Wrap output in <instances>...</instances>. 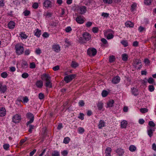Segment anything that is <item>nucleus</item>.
Instances as JSON below:
<instances>
[{"mask_svg": "<svg viewBox=\"0 0 156 156\" xmlns=\"http://www.w3.org/2000/svg\"><path fill=\"white\" fill-rule=\"evenodd\" d=\"M42 80H44L46 81L45 84L46 87L50 88L52 87L51 77L48 74H43L42 75Z\"/></svg>", "mask_w": 156, "mask_h": 156, "instance_id": "1", "label": "nucleus"}, {"mask_svg": "<svg viewBox=\"0 0 156 156\" xmlns=\"http://www.w3.org/2000/svg\"><path fill=\"white\" fill-rule=\"evenodd\" d=\"M82 36L83 37H80L79 39V42L81 43H85L91 38V35L87 32H84Z\"/></svg>", "mask_w": 156, "mask_h": 156, "instance_id": "2", "label": "nucleus"}, {"mask_svg": "<svg viewBox=\"0 0 156 156\" xmlns=\"http://www.w3.org/2000/svg\"><path fill=\"white\" fill-rule=\"evenodd\" d=\"M16 52V54L18 55H20L23 53L24 51V48L19 44H16L15 46Z\"/></svg>", "mask_w": 156, "mask_h": 156, "instance_id": "3", "label": "nucleus"}, {"mask_svg": "<svg viewBox=\"0 0 156 156\" xmlns=\"http://www.w3.org/2000/svg\"><path fill=\"white\" fill-rule=\"evenodd\" d=\"M27 118L30 119V120L27 122L26 123L27 126H28V125L32 123L34 119V116L33 114L30 112L27 113L26 115Z\"/></svg>", "mask_w": 156, "mask_h": 156, "instance_id": "4", "label": "nucleus"}, {"mask_svg": "<svg viewBox=\"0 0 156 156\" xmlns=\"http://www.w3.org/2000/svg\"><path fill=\"white\" fill-rule=\"evenodd\" d=\"M97 53L96 49L93 48H90L87 50V53L90 56H94Z\"/></svg>", "mask_w": 156, "mask_h": 156, "instance_id": "5", "label": "nucleus"}, {"mask_svg": "<svg viewBox=\"0 0 156 156\" xmlns=\"http://www.w3.org/2000/svg\"><path fill=\"white\" fill-rule=\"evenodd\" d=\"M21 119V115L18 114H16L12 117V122L15 123H19Z\"/></svg>", "mask_w": 156, "mask_h": 156, "instance_id": "6", "label": "nucleus"}, {"mask_svg": "<svg viewBox=\"0 0 156 156\" xmlns=\"http://www.w3.org/2000/svg\"><path fill=\"white\" fill-rule=\"evenodd\" d=\"M76 76V75L74 74L70 75L65 76L64 78V80L66 83H68L74 79Z\"/></svg>", "mask_w": 156, "mask_h": 156, "instance_id": "7", "label": "nucleus"}, {"mask_svg": "<svg viewBox=\"0 0 156 156\" xmlns=\"http://www.w3.org/2000/svg\"><path fill=\"white\" fill-rule=\"evenodd\" d=\"M77 10L78 12L80 14H84L87 11V8L85 6H78Z\"/></svg>", "mask_w": 156, "mask_h": 156, "instance_id": "8", "label": "nucleus"}, {"mask_svg": "<svg viewBox=\"0 0 156 156\" xmlns=\"http://www.w3.org/2000/svg\"><path fill=\"white\" fill-rule=\"evenodd\" d=\"M7 90V87L5 85H2V83L0 82V91L2 93H5Z\"/></svg>", "mask_w": 156, "mask_h": 156, "instance_id": "9", "label": "nucleus"}, {"mask_svg": "<svg viewBox=\"0 0 156 156\" xmlns=\"http://www.w3.org/2000/svg\"><path fill=\"white\" fill-rule=\"evenodd\" d=\"M120 80V77L119 76H117L112 79V82L114 84H116L119 82Z\"/></svg>", "mask_w": 156, "mask_h": 156, "instance_id": "10", "label": "nucleus"}, {"mask_svg": "<svg viewBox=\"0 0 156 156\" xmlns=\"http://www.w3.org/2000/svg\"><path fill=\"white\" fill-rule=\"evenodd\" d=\"M43 5L46 8L51 7V2L49 0H46L43 3Z\"/></svg>", "mask_w": 156, "mask_h": 156, "instance_id": "11", "label": "nucleus"}, {"mask_svg": "<svg viewBox=\"0 0 156 156\" xmlns=\"http://www.w3.org/2000/svg\"><path fill=\"white\" fill-rule=\"evenodd\" d=\"M15 26V23L13 21H10L8 24V28L10 29H13Z\"/></svg>", "mask_w": 156, "mask_h": 156, "instance_id": "12", "label": "nucleus"}, {"mask_svg": "<svg viewBox=\"0 0 156 156\" xmlns=\"http://www.w3.org/2000/svg\"><path fill=\"white\" fill-rule=\"evenodd\" d=\"M116 152L119 155V156H122L124 153V150L121 148H119L117 149L116 151Z\"/></svg>", "mask_w": 156, "mask_h": 156, "instance_id": "13", "label": "nucleus"}, {"mask_svg": "<svg viewBox=\"0 0 156 156\" xmlns=\"http://www.w3.org/2000/svg\"><path fill=\"white\" fill-rule=\"evenodd\" d=\"M52 49L55 51L58 52L60 50V47L58 44H54L52 46Z\"/></svg>", "mask_w": 156, "mask_h": 156, "instance_id": "14", "label": "nucleus"}, {"mask_svg": "<svg viewBox=\"0 0 156 156\" xmlns=\"http://www.w3.org/2000/svg\"><path fill=\"white\" fill-rule=\"evenodd\" d=\"M112 149L111 147H107L105 151V153L106 154L105 156H111V152L112 151Z\"/></svg>", "mask_w": 156, "mask_h": 156, "instance_id": "15", "label": "nucleus"}, {"mask_svg": "<svg viewBox=\"0 0 156 156\" xmlns=\"http://www.w3.org/2000/svg\"><path fill=\"white\" fill-rule=\"evenodd\" d=\"M6 110L4 108L2 107L0 109V116L3 117L6 115Z\"/></svg>", "mask_w": 156, "mask_h": 156, "instance_id": "16", "label": "nucleus"}, {"mask_svg": "<svg viewBox=\"0 0 156 156\" xmlns=\"http://www.w3.org/2000/svg\"><path fill=\"white\" fill-rule=\"evenodd\" d=\"M76 20L78 23L80 24H82L84 22V20L80 16H78L76 18Z\"/></svg>", "mask_w": 156, "mask_h": 156, "instance_id": "17", "label": "nucleus"}, {"mask_svg": "<svg viewBox=\"0 0 156 156\" xmlns=\"http://www.w3.org/2000/svg\"><path fill=\"white\" fill-rule=\"evenodd\" d=\"M34 35L38 37H39L41 34V31L37 28L34 31Z\"/></svg>", "mask_w": 156, "mask_h": 156, "instance_id": "18", "label": "nucleus"}, {"mask_svg": "<svg viewBox=\"0 0 156 156\" xmlns=\"http://www.w3.org/2000/svg\"><path fill=\"white\" fill-rule=\"evenodd\" d=\"M114 103V101L113 100L109 101L107 104L106 108L112 107L113 106V104Z\"/></svg>", "mask_w": 156, "mask_h": 156, "instance_id": "19", "label": "nucleus"}, {"mask_svg": "<svg viewBox=\"0 0 156 156\" xmlns=\"http://www.w3.org/2000/svg\"><path fill=\"white\" fill-rule=\"evenodd\" d=\"M131 90L133 94L135 96H136L138 94L137 89L136 88L133 87L131 88Z\"/></svg>", "mask_w": 156, "mask_h": 156, "instance_id": "20", "label": "nucleus"}, {"mask_svg": "<svg viewBox=\"0 0 156 156\" xmlns=\"http://www.w3.org/2000/svg\"><path fill=\"white\" fill-rule=\"evenodd\" d=\"M105 126V122L103 120H100L99 124L98 125V127L99 129H101Z\"/></svg>", "mask_w": 156, "mask_h": 156, "instance_id": "21", "label": "nucleus"}, {"mask_svg": "<svg viewBox=\"0 0 156 156\" xmlns=\"http://www.w3.org/2000/svg\"><path fill=\"white\" fill-rule=\"evenodd\" d=\"M127 124V122L125 120H123L121 122V127L122 128H125L126 127Z\"/></svg>", "mask_w": 156, "mask_h": 156, "instance_id": "22", "label": "nucleus"}, {"mask_svg": "<svg viewBox=\"0 0 156 156\" xmlns=\"http://www.w3.org/2000/svg\"><path fill=\"white\" fill-rule=\"evenodd\" d=\"M36 85L38 87L41 88L43 86V82L41 80H38L36 83Z\"/></svg>", "mask_w": 156, "mask_h": 156, "instance_id": "23", "label": "nucleus"}, {"mask_svg": "<svg viewBox=\"0 0 156 156\" xmlns=\"http://www.w3.org/2000/svg\"><path fill=\"white\" fill-rule=\"evenodd\" d=\"M125 25L127 27H133V24L130 21H128L126 22Z\"/></svg>", "mask_w": 156, "mask_h": 156, "instance_id": "24", "label": "nucleus"}, {"mask_svg": "<svg viewBox=\"0 0 156 156\" xmlns=\"http://www.w3.org/2000/svg\"><path fill=\"white\" fill-rule=\"evenodd\" d=\"M29 128L28 129V132L31 133L32 131V129H34L35 128V126L34 125L29 124L28 125Z\"/></svg>", "mask_w": 156, "mask_h": 156, "instance_id": "25", "label": "nucleus"}, {"mask_svg": "<svg viewBox=\"0 0 156 156\" xmlns=\"http://www.w3.org/2000/svg\"><path fill=\"white\" fill-rule=\"evenodd\" d=\"M23 39H26L27 38L28 36L25 34V32H21L20 34V36Z\"/></svg>", "mask_w": 156, "mask_h": 156, "instance_id": "26", "label": "nucleus"}, {"mask_svg": "<svg viewBox=\"0 0 156 156\" xmlns=\"http://www.w3.org/2000/svg\"><path fill=\"white\" fill-rule=\"evenodd\" d=\"M78 64L77 63L74 61L72 62L71 66L73 68H76L78 66Z\"/></svg>", "mask_w": 156, "mask_h": 156, "instance_id": "27", "label": "nucleus"}, {"mask_svg": "<svg viewBox=\"0 0 156 156\" xmlns=\"http://www.w3.org/2000/svg\"><path fill=\"white\" fill-rule=\"evenodd\" d=\"M154 131V130H152L151 129H150L147 130L148 135L150 137L153 136V131Z\"/></svg>", "mask_w": 156, "mask_h": 156, "instance_id": "28", "label": "nucleus"}, {"mask_svg": "<svg viewBox=\"0 0 156 156\" xmlns=\"http://www.w3.org/2000/svg\"><path fill=\"white\" fill-rule=\"evenodd\" d=\"M28 65L27 62L23 60L22 61V66L23 68H27Z\"/></svg>", "mask_w": 156, "mask_h": 156, "instance_id": "29", "label": "nucleus"}, {"mask_svg": "<svg viewBox=\"0 0 156 156\" xmlns=\"http://www.w3.org/2000/svg\"><path fill=\"white\" fill-rule=\"evenodd\" d=\"M52 156H60L59 152L57 151H54L51 154Z\"/></svg>", "mask_w": 156, "mask_h": 156, "instance_id": "30", "label": "nucleus"}, {"mask_svg": "<svg viewBox=\"0 0 156 156\" xmlns=\"http://www.w3.org/2000/svg\"><path fill=\"white\" fill-rule=\"evenodd\" d=\"M97 107L99 110H101L103 107V103L101 102H98L97 104Z\"/></svg>", "mask_w": 156, "mask_h": 156, "instance_id": "31", "label": "nucleus"}, {"mask_svg": "<svg viewBox=\"0 0 156 156\" xmlns=\"http://www.w3.org/2000/svg\"><path fill=\"white\" fill-rule=\"evenodd\" d=\"M129 150L131 151H134L136 150V147L134 145H130L129 147Z\"/></svg>", "mask_w": 156, "mask_h": 156, "instance_id": "32", "label": "nucleus"}, {"mask_svg": "<svg viewBox=\"0 0 156 156\" xmlns=\"http://www.w3.org/2000/svg\"><path fill=\"white\" fill-rule=\"evenodd\" d=\"M70 140V139L68 137L64 138L63 140V143L65 144H68Z\"/></svg>", "mask_w": 156, "mask_h": 156, "instance_id": "33", "label": "nucleus"}, {"mask_svg": "<svg viewBox=\"0 0 156 156\" xmlns=\"http://www.w3.org/2000/svg\"><path fill=\"white\" fill-rule=\"evenodd\" d=\"M128 55L126 54L122 55V59L124 61H126L128 59Z\"/></svg>", "mask_w": 156, "mask_h": 156, "instance_id": "34", "label": "nucleus"}, {"mask_svg": "<svg viewBox=\"0 0 156 156\" xmlns=\"http://www.w3.org/2000/svg\"><path fill=\"white\" fill-rule=\"evenodd\" d=\"M115 59V56L113 55H111L109 57V62L112 63L114 61Z\"/></svg>", "mask_w": 156, "mask_h": 156, "instance_id": "35", "label": "nucleus"}, {"mask_svg": "<svg viewBox=\"0 0 156 156\" xmlns=\"http://www.w3.org/2000/svg\"><path fill=\"white\" fill-rule=\"evenodd\" d=\"M30 11L28 10H26L23 12V14L25 16H28L30 14Z\"/></svg>", "mask_w": 156, "mask_h": 156, "instance_id": "36", "label": "nucleus"}, {"mask_svg": "<svg viewBox=\"0 0 156 156\" xmlns=\"http://www.w3.org/2000/svg\"><path fill=\"white\" fill-rule=\"evenodd\" d=\"M148 109L145 108H141L140 109V112L143 113H145L148 112Z\"/></svg>", "mask_w": 156, "mask_h": 156, "instance_id": "37", "label": "nucleus"}, {"mask_svg": "<svg viewBox=\"0 0 156 156\" xmlns=\"http://www.w3.org/2000/svg\"><path fill=\"white\" fill-rule=\"evenodd\" d=\"M1 76L3 78H6L7 77L8 74L6 72H3L1 73Z\"/></svg>", "mask_w": 156, "mask_h": 156, "instance_id": "38", "label": "nucleus"}, {"mask_svg": "<svg viewBox=\"0 0 156 156\" xmlns=\"http://www.w3.org/2000/svg\"><path fill=\"white\" fill-rule=\"evenodd\" d=\"M78 132L80 133H82L84 132V129L83 128L80 127L78 129Z\"/></svg>", "mask_w": 156, "mask_h": 156, "instance_id": "39", "label": "nucleus"}, {"mask_svg": "<svg viewBox=\"0 0 156 156\" xmlns=\"http://www.w3.org/2000/svg\"><path fill=\"white\" fill-rule=\"evenodd\" d=\"M108 92L105 90H103L101 94L103 97H105L108 94Z\"/></svg>", "mask_w": 156, "mask_h": 156, "instance_id": "40", "label": "nucleus"}, {"mask_svg": "<svg viewBox=\"0 0 156 156\" xmlns=\"http://www.w3.org/2000/svg\"><path fill=\"white\" fill-rule=\"evenodd\" d=\"M136 7V3H133L131 5V9L132 11H133Z\"/></svg>", "mask_w": 156, "mask_h": 156, "instance_id": "41", "label": "nucleus"}, {"mask_svg": "<svg viewBox=\"0 0 156 156\" xmlns=\"http://www.w3.org/2000/svg\"><path fill=\"white\" fill-rule=\"evenodd\" d=\"M121 43L125 47L128 46V43L126 41H121Z\"/></svg>", "mask_w": 156, "mask_h": 156, "instance_id": "42", "label": "nucleus"}, {"mask_svg": "<svg viewBox=\"0 0 156 156\" xmlns=\"http://www.w3.org/2000/svg\"><path fill=\"white\" fill-rule=\"evenodd\" d=\"M44 97V94L42 93H40L39 94L38 98L39 99L41 100L43 99Z\"/></svg>", "mask_w": 156, "mask_h": 156, "instance_id": "43", "label": "nucleus"}, {"mask_svg": "<svg viewBox=\"0 0 156 156\" xmlns=\"http://www.w3.org/2000/svg\"><path fill=\"white\" fill-rule=\"evenodd\" d=\"M99 30V29L97 27H94L93 28L92 30L93 33H97L98 32Z\"/></svg>", "mask_w": 156, "mask_h": 156, "instance_id": "44", "label": "nucleus"}, {"mask_svg": "<svg viewBox=\"0 0 156 156\" xmlns=\"http://www.w3.org/2000/svg\"><path fill=\"white\" fill-rule=\"evenodd\" d=\"M151 0H145L144 3L146 5H151Z\"/></svg>", "mask_w": 156, "mask_h": 156, "instance_id": "45", "label": "nucleus"}, {"mask_svg": "<svg viewBox=\"0 0 156 156\" xmlns=\"http://www.w3.org/2000/svg\"><path fill=\"white\" fill-rule=\"evenodd\" d=\"M154 80L152 78H149L147 80V82L150 84H152L154 82Z\"/></svg>", "mask_w": 156, "mask_h": 156, "instance_id": "46", "label": "nucleus"}, {"mask_svg": "<svg viewBox=\"0 0 156 156\" xmlns=\"http://www.w3.org/2000/svg\"><path fill=\"white\" fill-rule=\"evenodd\" d=\"M148 125L151 127H154L155 126V124L152 121H150L149 122Z\"/></svg>", "mask_w": 156, "mask_h": 156, "instance_id": "47", "label": "nucleus"}, {"mask_svg": "<svg viewBox=\"0 0 156 156\" xmlns=\"http://www.w3.org/2000/svg\"><path fill=\"white\" fill-rule=\"evenodd\" d=\"M28 74L27 73H24L22 75V77L23 78H26L28 77Z\"/></svg>", "mask_w": 156, "mask_h": 156, "instance_id": "48", "label": "nucleus"}, {"mask_svg": "<svg viewBox=\"0 0 156 156\" xmlns=\"http://www.w3.org/2000/svg\"><path fill=\"white\" fill-rule=\"evenodd\" d=\"M149 91L151 92L153 91L154 89V87L153 85H150L148 86Z\"/></svg>", "mask_w": 156, "mask_h": 156, "instance_id": "49", "label": "nucleus"}, {"mask_svg": "<svg viewBox=\"0 0 156 156\" xmlns=\"http://www.w3.org/2000/svg\"><path fill=\"white\" fill-rule=\"evenodd\" d=\"M3 147L4 149L7 150L9 147V145L8 144H5L3 145Z\"/></svg>", "mask_w": 156, "mask_h": 156, "instance_id": "50", "label": "nucleus"}, {"mask_svg": "<svg viewBox=\"0 0 156 156\" xmlns=\"http://www.w3.org/2000/svg\"><path fill=\"white\" fill-rule=\"evenodd\" d=\"M84 114L82 113H80V115L78 116V118L81 120H83L84 119Z\"/></svg>", "mask_w": 156, "mask_h": 156, "instance_id": "51", "label": "nucleus"}, {"mask_svg": "<svg viewBox=\"0 0 156 156\" xmlns=\"http://www.w3.org/2000/svg\"><path fill=\"white\" fill-rule=\"evenodd\" d=\"M36 67V65L34 62L30 63V68L31 69L35 68Z\"/></svg>", "mask_w": 156, "mask_h": 156, "instance_id": "52", "label": "nucleus"}, {"mask_svg": "<svg viewBox=\"0 0 156 156\" xmlns=\"http://www.w3.org/2000/svg\"><path fill=\"white\" fill-rule=\"evenodd\" d=\"M38 4L37 3L35 2L32 5V7L35 9H37L38 8Z\"/></svg>", "mask_w": 156, "mask_h": 156, "instance_id": "53", "label": "nucleus"}, {"mask_svg": "<svg viewBox=\"0 0 156 156\" xmlns=\"http://www.w3.org/2000/svg\"><path fill=\"white\" fill-rule=\"evenodd\" d=\"M113 37V35L112 34H108L107 36V38L108 39H112Z\"/></svg>", "mask_w": 156, "mask_h": 156, "instance_id": "54", "label": "nucleus"}, {"mask_svg": "<svg viewBox=\"0 0 156 156\" xmlns=\"http://www.w3.org/2000/svg\"><path fill=\"white\" fill-rule=\"evenodd\" d=\"M84 102L83 100H80L79 102V105L81 107L84 106Z\"/></svg>", "mask_w": 156, "mask_h": 156, "instance_id": "55", "label": "nucleus"}, {"mask_svg": "<svg viewBox=\"0 0 156 156\" xmlns=\"http://www.w3.org/2000/svg\"><path fill=\"white\" fill-rule=\"evenodd\" d=\"M138 30L140 32H142L143 31L145 30V28L140 26L138 28Z\"/></svg>", "mask_w": 156, "mask_h": 156, "instance_id": "56", "label": "nucleus"}, {"mask_svg": "<svg viewBox=\"0 0 156 156\" xmlns=\"http://www.w3.org/2000/svg\"><path fill=\"white\" fill-rule=\"evenodd\" d=\"M103 1L105 3L111 4L112 2V0H103Z\"/></svg>", "mask_w": 156, "mask_h": 156, "instance_id": "57", "label": "nucleus"}, {"mask_svg": "<svg viewBox=\"0 0 156 156\" xmlns=\"http://www.w3.org/2000/svg\"><path fill=\"white\" fill-rule=\"evenodd\" d=\"M35 52L37 55H40L41 52V50L39 48L37 49Z\"/></svg>", "mask_w": 156, "mask_h": 156, "instance_id": "58", "label": "nucleus"}, {"mask_svg": "<svg viewBox=\"0 0 156 156\" xmlns=\"http://www.w3.org/2000/svg\"><path fill=\"white\" fill-rule=\"evenodd\" d=\"M92 23L90 22H88L86 24V26L88 27H90L92 25Z\"/></svg>", "mask_w": 156, "mask_h": 156, "instance_id": "59", "label": "nucleus"}, {"mask_svg": "<svg viewBox=\"0 0 156 156\" xmlns=\"http://www.w3.org/2000/svg\"><path fill=\"white\" fill-rule=\"evenodd\" d=\"M65 30L66 32H69L72 30L71 28L70 27H68L66 28Z\"/></svg>", "mask_w": 156, "mask_h": 156, "instance_id": "60", "label": "nucleus"}, {"mask_svg": "<svg viewBox=\"0 0 156 156\" xmlns=\"http://www.w3.org/2000/svg\"><path fill=\"white\" fill-rule=\"evenodd\" d=\"M23 102L24 103H27L29 101V99L28 97L27 96H25L23 98Z\"/></svg>", "mask_w": 156, "mask_h": 156, "instance_id": "61", "label": "nucleus"}, {"mask_svg": "<svg viewBox=\"0 0 156 156\" xmlns=\"http://www.w3.org/2000/svg\"><path fill=\"white\" fill-rule=\"evenodd\" d=\"M30 53V51L29 49H26L25 51V55H28Z\"/></svg>", "mask_w": 156, "mask_h": 156, "instance_id": "62", "label": "nucleus"}, {"mask_svg": "<svg viewBox=\"0 0 156 156\" xmlns=\"http://www.w3.org/2000/svg\"><path fill=\"white\" fill-rule=\"evenodd\" d=\"M42 36L43 37L47 38L49 37V34L48 33L45 32L42 34Z\"/></svg>", "mask_w": 156, "mask_h": 156, "instance_id": "63", "label": "nucleus"}, {"mask_svg": "<svg viewBox=\"0 0 156 156\" xmlns=\"http://www.w3.org/2000/svg\"><path fill=\"white\" fill-rule=\"evenodd\" d=\"M68 153L67 151H64L62 152V154L63 156H66Z\"/></svg>", "mask_w": 156, "mask_h": 156, "instance_id": "64", "label": "nucleus"}]
</instances>
